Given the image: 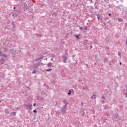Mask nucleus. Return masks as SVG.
Here are the masks:
<instances>
[{"mask_svg": "<svg viewBox=\"0 0 127 127\" xmlns=\"http://www.w3.org/2000/svg\"><path fill=\"white\" fill-rule=\"evenodd\" d=\"M56 113L57 114V115H58V116H59V115H60V112L57 111H56Z\"/></svg>", "mask_w": 127, "mask_h": 127, "instance_id": "nucleus-11", "label": "nucleus"}, {"mask_svg": "<svg viewBox=\"0 0 127 127\" xmlns=\"http://www.w3.org/2000/svg\"><path fill=\"white\" fill-rule=\"evenodd\" d=\"M67 95H71V90H69L68 92L67 93Z\"/></svg>", "mask_w": 127, "mask_h": 127, "instance_id": "nucleus-20", "label": "nucleus"}, {"mask_svg": "<svg viewBox=\"0 0 127 127\" xmlns=\"http://www.w3.org/2000/svg\"><path fill=\"white\" fill-rule=\"evenodd\" d=\"M33 106H34V107H35V106H36V103H34L33 104Z\"/></svg>", "mask_w": 127, "mask_h": 127, "instance_id": "nucleus-30", "label": "nucleus"}, {"mask_svg": "<svg viewBox=\"0 0 127 127\" xmlns=\"http://www.w3.org/2000/svg\"><path fill=\"white\" fill-rule=\"evenodd\" d=\"M90 1V2H92V0H88Z\"/></svg>", "mask_w": 127, "mask_h": 127, "instance_id": "nucleus-37", "label": "nucleus"}, {"mask_svg": "<svg viewBox=\"0 0 127 127\" xmlns=\"http://www.w3.org/2000/svg\"><path fill=\"white\" fill-rule=\"evenodd\" d=\"M5 113L7 114V115H8V114H9V110L8 109H5Z\"/></svg>", "mask_w": 127, "mask_h": 127, "instance_id": "nucleus-5", "label": "nucleus"}, {"mask_svg": "<svg viewBox=\"0 0 127 127\" xmlns=\"http://www.w3.org/2000/svg\"><path fill=\"white\" fill-rule=\"evenodd\" d=\"M13 9H15V7H13Z\"/></svg>", "mask_w": 127, "mask_h": 127, "instance_id": "nucleus-44", "label": "nucleus"}, {"mask_svg": "<svg viewBox=\"0 0 127 127\" xmlns=\"http://www.w3.org/2000/svg\"><path fill=\"white\" fill-rule=\"evenodd\" d=\"M33 113H36V114H37V111L36 110V109L33 110Z\"/></svg>", "mask_w": 127, "mask_h": 127, "instance_id": "nucleus-23", "label": "nucleus"}, {"mask_svg": "<svg viewBox=\"0 0 127 127\" xmlns=\"http://www.w3.org/2000/svg\"><path fill=\"white\" fill-rule=\"evenodd\" d=\"M118 55L119 56H122V54H121V53H120V52H118Z\"/></svg>", "mask_w": 127, "mask_h": 127, "instance_id": "nucleus-24", "label": "nucleus"}, {"mask_svg": "<svg viewBox=\"0 0 127 127\" xmlns=\"http://www.w3.org/2000/svg\"><path fill=\"white\" fill-rule=\"evenodd\" d=\"M91 99H96V96H95V95L91 96Z\"/></svg>", "mask_w": 127, "mask_h": 127, "instance_id": "nucleus-14", "label": "nucleus"}, {"mask_svg": "<svg viewBox=\"0 0 127 127\" xmlns=\"http://www.w3.org/2000/svg\"><path fill=\"white\" fill-rule=\"evenodd\" d=\"M120 65H122V62L120 63Z\"/></svg>", "mask_w": 127, "mask_h": 127, "instance_id": "nucleus-39", "label": "nucleus"}, {"mask_svg": "<svg viewBox=\"0 0 127 127\" xmlns=\"http://www.w3.org/2000/svg\"><path fill=\"white\" fill-rule=\"evenodd\" d=\"M4 59H3V57H2L1 59H0V64H1V65L2 64H4Z\"/></svg>", "mask_w": 127, "mask_h": 127, "instance_id": "nucleus-3", "label": "nucleus"}, {"mask_svg": "<svg viewBox=\"0 0 127 127\" xmlns=\"http://www.w3.org/2000/svg\"><path fill=\"white\" fill-rule=\"evenodd\" d=\"M1 100H0V102H1Z\"/></svg>", "mask_w": 127, "mask_h": 127, "instance_id": "nucleus-49", "label": "nucleus"}, {"mask_svg": "<svg viewBox=\"0 0 127 127\" xmlns=\"http://www.w3.org/2000/svg\"><path fill=\"white\" fill-rule=\"evenodd\" d=\"M47 66L48 67H51V66H52V63H49L47 64Z\"/></svg>", "mask_w": 127, "mask_h": 127, "instance_id": "nucleus-7", "label": "nucleus"}, {"mask_svg": "<svg viewBox=\"0 0 127 127\" xmlns=\"http://www.w3.org/2000/svg\"><path fill=\"white\" fill-rule=\"evenodd\" d=\"M106 59V60L107 61V59Z\"/></svg>", "mask_w": 127, "mask_h": 127, "instance_id": "nucleus-47", "label": "nucleus"}, {"mask_svg": "<svg viewBox=\"0 0 127 127\" xmlns=\"http://www.w3.org/2000/svg\"><path fill=\"white\" fill-rule=\"evenodd\" d=\"M96 15H97V19H98V20L100 19V14H97Z\"/></svg>", "mask_w": 127, "mask_h": 127, "instance_id": "nucleus-13", "label": "nucleus"}, {"mask_svg": "<svg viewBox=\"0 0 127 127\" xmlns=\"http://www.w3.org/2000/svg\"><path fill=\"white\" fill-rule=\"evenodd\" d=\"M37 36H42L41 35L37 34Z\"/></svg>", "mask_w": 127, "mask_h": 127, "instance_id": "nucleus-32", "label": "nucleus"}, {"mask_svg": "<svg viewBox=\"0 0 127 127\" xmlns=\"http://www.w3.org/2000/svg\"><path fill=\"white\" fill-rule=\"evenodd\" d=\"M103 99H104V100H106V98H105L104 96H102Z\"/></svg>", "mask_w": 127, "mask_h": 127, "instance_id": "nucleus-33", "label": "nucleus"}, {"mask_svg": "<svg viewBox=\"0 0 127 127\" xmlns=\"http://www.w3.org/2000/svg\"><path fill=\"white\" fill-rule=\"evenodd\" d=\"M41 62V61H40V62L36 64H34V67H37L38 66H39V63H40V62Z\"/></svg>", "mask_w": 127, "mask_h": 127, "instance_id": "nucleus-4", "label": "nucleus"}, {"mask_svg": "<svg viewBox=\"0 0 127 127\" xmlns=\"http://www.w3.org/2000/svg\"><path fill=\"white\" fill-rule=\"evenodd\" d=\"M0 53H1V52L0 51Z\"/></svg>", "mask_w": 127, "mask_h": 127, "instance_id": "nucleus-48", "label": "nucleus"}, {"mask_svg": "<svg viewBox=\"0 0 127 127\" xmlns=\"http://www.w3.org/2000/svg\"><path fill=\"white\" fill-rule=\"evenodd\" d=\"M31 106H32V105H29L28 106H27V107H28V108H29L30 110H31Z\"/></svg>", "mask_w": 127, "mask_h": 127, "instance_id": "nucleus-12", "label": "nucleus"}, {"mask_svg": "<svg viewBox=\"0 0 127 127\" xmlns=\"http://www.w3.org/2000/svg\"><path fill=\"white\" fill-rule=\"evenodd\" d=\"M118 20L119 21V22H123V21H124V20L122 18H118Z\"/></svg>", "mask_w": 127, "mask_h": 127, "instance_id": "nucleus-6", "label": "nucleus"}, {"mask_svg": "<svg viewBox=\"0 0 127 127\" xmlns=\"http://www.w3.org/2000/svg\"><path fill=\"white\" fill-rule=\"evenodd\" d=\"M51 57H52V58H54V57H55V55L54 54L51 55Z\"/></svg>", "mask_w": 127, "mask_h": 127, "instance_id": "nucleus-18", "label": "nucleus"}, {"mask_svg": "<svg viewBox=\"0 0 127 127\" xmlns=\"http://www.w3.org/2000/svg\"><path fill=\"white\" fill-rule=\"evenodd\" d=\"M108 15H109V16H111V14L110 13H109V14H108Z\"/></svg>", "mask_w": 127, "mask_h": 127, "instance_id": "nucleus-35", "label": "nucleus"}, {"mask_svg": "<svg viewBox=\"0 0 127 127\" xmlns=\"http://www.w3.org/2000/svg\"><path fill=\"white\" fill-rule=\"evenodd\" d=\"M114 117L116 119H118L119 118V114H115Z\"/></svg>", "mask_w": 127, "mask_h": 127, "instance_id": "nucleus-9", "label": "nucleus"}, {"mask_svg": "<svg viewBox=\"0 0 127 127\" xmlns=\"http://www.w3.org/2000/svg\"><path fill=\"white\" fill-rule=\"evenodd\" d=\"M79 29H80V30H83V29H84V28H83V27H82L79 26Z\"/></svg>", "mask_w": 127, "mask_h": 127, "instance_id": "nucleus-19", "label": "nucleus"}, {"mask_svg": "<svg viewBox=\"0 0 127 127\" xmlns=\"http://www.w3.org/2000/svg\"><path fill=\"white\" fill-rule=\"evenodd\" d=\"M63 58L64 63H67V59H68V55H67V53L63 56Z\"/></svg>", "mask_w": 127, "mask_h": 127, "instance_id": "nucleus-1", "label": "nucleus"}, {"mask_svg": "<svg viewBox=\"0 0 127 127\" xmlns=\"http://www.w3.org/2000/svg\"><path fill=\"white\" fill-rule=\"evenodd\" d=\"M75 37H76V38H77V39H80V38L79 37V36H76Z\"/></svg>", "mask_w": 127, "mask_h": 127, "instance_id": "nucleus-25", "label": "nucleus"}, {"mask_svg": "<svg viewBox=\"0 0 127 127\" xmlns=\"http://www.w3.org/2000/svg\"><path fill=\"white\" fill-rule=\"evenodd\" d=\"M2 54V53H0V56H1V55Z\"/></svg>", "mask_w": 127, "mask_h": 127, "instance_id": "nucleus-38", "label": "nucleus"}, {"mask_svg": "<svg viewBox=\"0 0 127 127\" xmlns=\"http://www.w3.org/2000/svg\"><path fill=\"white\" fill-rule=\"evenodd\" d=\"M90 47H91V48H92V46H90Z\"/></svg>", "mask_w": 127, "mask_h": 127, "instance_id": "nucleus-45", "label": "nucleus"}, {"mask_svg": "<svg viewBox=\"0 0 127 127\" xmlns=\"http://www.w3.org/2000/svg\"><path fill=\"white\" fill-rule=\"evenodd\" d=\"M4 58H5V59H7V56L6 55H4V56H3Z\"/></svg>", "mask_w": 127, "mask_h": 127, "instance_id": "nucleus-15", "label": "nucleus"}, {"mask_svg": "<svg viewBox=\"0 0 127 127\" xmlns=\"http://www.w3.org/2000/svg\"><path fill=\"white\" fill-rule=\"evenodd\" d=\"M39 59H41V58H39L36 59V60H39Z\"/></svg>", "mask_w": 127, "mask_h": 127, "instance_id": "nucleus-34", "label": "nucleus"}, {"mask_svg": "<svg viewBox=\"0 0 127 127\" xmlns=\"http://www.w3.org/2000/svg\"><path fill=\"white\" fill-rule=\"evenodd\" d=\"M55 106H58V103H56V104H55Z\"/></svg>", "mask_w": 127, "mask_h": 127, "instance_id": "nucleus-29", "label": "nucleus"}, {"mask_svg": "<svg viewBox=\"0 0 127 127\" xmlns=\"http://www.w3.org/2000/svg\"><path fill=\"white\" fill-rule=\"evenodd\" d=\"M64 103L65 104L64 106H65V107H67L66 106V105H68V101H67V100H64Z\"/></svg>", "mask_w": 127, "mask_h": 127, "instance_id": "nucleus-8", "label": "nucleus"}, {"mask_svg": "<svg viewBox=\"0 0 127 127\" xmlns=\"http://www.w3.org/2000/svg\"><path fill=\"white\" fill-rule=\"evenodd\" d=\"M15 52L16 51H14V52L12 53V54H14V55H15Z\"/></svg>", "mask_w": 127, "mask_h": 127, "instance_id": "nucleus-26", "label": "nucleus"}, {"mask_svg": "<svg viewBox=\"0 0 127 127\" xmlns=\"http://www.w3.org/2000/svg\"><path fill=\"white\" fill-rule=\"evenodd\" d=\"M51 61H53V58L51 59Z\"/></svg>", "mask_w": 127, "mask_h": 127, "instance_id": "nucleus-41", "label": "nucleus"}, {"mask_svg": "<svg viewBox=\"0 0 127 127\" xmlns=\"http://www.w3.org/2000/svg\"><path fill=\"white\" fill-rule=\"evenodd\" d=\"M4 58H5V59H7V56L6 55H4V56H3Z\"/></svg>", "mask_w": 127, "mask_h": 127, "instance_id": "nucleus-17", "label": "nucleus"}, {"mask_svg": "<svg viewBox=\"0 0 127 127\" xmlns=\"http://www.w3.org/2000/svg\"><path fill=\"white\" fill-rule=\"evenodd\" d=\"M5 54L2 53V54H1V57H2V56H3L4 55H5Z\"/></svg>", "mask_w": 127, "mask_h": 127, "instance_id": "nucleus-28", "label": "nucleus"}, {"mask_svg": "<svg viewBox=\"0 0 127 127\" xmlns=\"http://www.w3.org/2000/svg\"><path fill=\"white\" fill-rule=\"evenodd\" d=\"M14 15V14H12V16Z\"/></svg>", "mask_w": 127, "mask_h": 127, "instance_id": "nucleus-46", "label": "nucleus"}, {"mask_svg": "<svg viewBox=\"0 0 127 127\" xmlns=\"http://www.w3.org/2000/svg\"><path fill=\"white\" fill-rule=\"evenodd\" d=\"M35 73H36V70H34L33 71V72H32V74H35Z\"/></svg>", "mask_w": 127, "mask_h": 127, "instance_id": "nucleus-22", "label": "nucleus"}, {"mask_svg": "<svg viewBox=\"0 0 127 127\" xmlns=\"http://www.w3.org/2000/svg\"><path fill=\"white\" fill-rule=\"evenodd\" d=\"M11 114L13 115V116H15V115H16V113L13 112V113H11Z\"/></svg>", "mask_w": 127, "mask_h": 127, "instance_id": "nucleus-21", "label": "nucleus"}, {"mask_svg": "<svg viewBox=\"0 0 127 127\" xmlns=\"http://www.w3.org/2000/svg\"><path fill=\"white\" fill-rule=\"evenodd\" d=\"M67 107H66V105H64L62 110H61V113L63 114V115H65L66 114V109Z\"/></svg>", "mask_w": 127, "mask_h": 127, "instance_id": "nucleus-2", "label": "nucleus"}, {"mask_svg": "<svg viewBox=\"0 0 127 127\" xmlns=\"http://www.w3.org/2000/svg\"><path fill=\"white\" fill-rule=\"evenodd\" d=\"M96 64H97V63H95L94 64V65H96Z\"/></svg>", "mask_w": 127, "mask_h": 127, "instance_id": "nucleus-43", "label": "nucleus"}, {"mask_svg": "<svg viewBox=\"0 0 127 127\" xmlns=\"http://www.w3.org/2000/svg\"><path fill=\"white\" fill-rule=\"evenodd\" d=\"M82 116H85V113L84 112L83 113Z\"/></svg>", "mask_w": 127, "mask_h": 127, "instance_id": "nucleus-31", "label": "nucleus"}, {"mask_svg": "<svg viewBox=\"0 0 127 127\" xmlns=\"http://www.w3.org/2000/svg\"><path fill=\"white\" fill-rule=\"evenodd\" d=\"M125 95H126V97L127 98V93H125Z\"/></svg>", "mask_w": 127, "mask_h": 127, "instance_id": "nucleus-36", "label": "nucleus"}, {"mask_svg": "<svg viewBox=\"0 0 127 127\" xmlns=\"http://www.w3.org/2000/svg\"><path fill=\"white\" fill-rule=\"evenodd\" d=\"M4 58H5V59H7V56L6 55H4V56H3Z\"/></svg>", "mask_w": 127, "mask_h": 127, "instance_id": "nucleus-16", "label": "nucleus"}, {"mask_svg": "<svg viewBox=\"0 0 127 127\" xmlns=\"http://www.w3.org/2000/svg\"><path fill=\"white\" fill-rule=\"evenodd\" d=\"M85 65H86L87 67H88V64H85Z\"/></svg>", "mask_w": 127, "mask_h": 127, "instance_id": "nucleus-42", "label": "nucleus"}, {"mask_svg": "<svg viewBox=\"0 0 127 127\" xmlns=\"http://www.w3.org/2000/svg\"><path fill=\"white\" fill-rule=\"evenodd\" d=\"M81 105L83 106V105H84V103H83V102H82Z\"/></svg>", "mask_w": 127, "mask_h": 127, "instance_id": "nucleus-40", "label": "nucleus"}, {"mask_svg": "<svg viewBox=\"0 0 127 127\" xmlns=\"http://www.w3.org/2000/svg\"><path fill=\"white\" fill-rule=\"evenodd\" d=\"M83 29H85V30H87V27H84V28H83Z\"/></svg>", "mask_w": 127, "mask_h": 127, "instance_id": "nucleus-27", "label": "nucleus"}, {"mask_svg": "<svg viewBox=\"0 0 127 127\" xmlns=\"http://www.w3.org/2000/svg\"><path fill=\"white\" fill-rule=\"evenodd\" d=\"M52 71V69L50 68L46 70V72H50Z\"/></svg>", "mask_w": 127, "mask_h": 127, "instance_id": "nucleus-10", "label": "nucleus"}]
</instances>
